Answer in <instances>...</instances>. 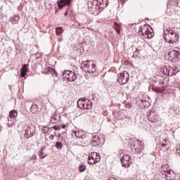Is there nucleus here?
I'll use <instances>...</instances> for the list:
<instances>
[{
	"label": "nucleus",
	"mask_w": 180,
	"mask_h": 180,
	"mask_svg": "<svg viewBox=\"0 0 180 180\" xmlns=\"http://www.w3.org/2000/svg\"><path fill=\"white\" fill-rule=\"evenodd\" d=\"M92 8H94V6H93Z\"/></svg>",
	"instance_id": "obj_49"
},
{
	"label": "nucleus",
	"mask_w": 180,
	"mask_h": 180,
	"mask_svg": "<svg viewBox=\"0 0 180 180\" xmlns=\"http://www.w3.org/2000/svg\"><path fill=\"white\" fill-rule=\"evenodd\" d=\"M85 63H86L87 64H94V61L92 60H86V61H84Z\"/></svg>",
	"instance_id": "obj_35"
},
{
	"label": "nucleus",
	"mask_w": 180,
	"mask_h": 180,
	"mask_svg": "<svg viewBox=\"0 0 180 180\" xmlns=\"http://www.w3.org/2000/svg\"><path fill=\"white\" fill-rule=\"evenodd\" d=\"M62 76L63 78H65V79H67V81H69L70 82H72L77 79V75H75L74 72L70 70L63 72Z\"/></svg>",
	"instance_id": "obj_5"
},
{
	"label": "nucleus",
	"mask_w": 180,
	"mask_h": 180,
	"mask_svg": "<svg viewBox=\"0 0 180 180\" xmlns=\"http://www.w3.org/2000/svg\"><path fill=\"white\" fill-rule=\"evenodd\" d=\"M174 73L172 72V74L170 75H172Z\"/></svg>",
	"instance_id": "obj_47"
},
{
	"label": "nucleus",
	"mask_w": 180,
	"mask_h": 180,
	"mask_svg": "<svg viewBox=\"0 0 180 180\" xmlns=\"http://www.w3.org/2000/svg\"><path fill=\"white\" fill-rule=\"evenodd\" d=\"M77 106L79 109H88V106H86V100L84 98L78 100Z\"/></svg>",
	"instance_id": "obj_13"
},
{
	"label": "nucleus",
	"mask_w": 180,
	"mask_h": 180,
	"mask_svg": "<svg viewBox=\"0 0 180 180\" xmlns=\"http://www.w3.org/2000/svg\"><path fill=\"white\" fill-rule=\"evenodd\" d=\"M49 139H50V140H53V139H54V135H51V136H49Z\"/></svg>",
	"instance_id": "obj_36"
},
{
	"label": "nucleus",
	"mask_w": 180,
	"mask_h": 180,
	"mask_svg": "<svg viewBox=\"0 0 180 180\" xmlns=\"http://www.w3.org/2000/svg\"><path fill=\"white\" fill-rule=\"evenodd\" d=\"M53 120L56 121L57 120V115H53Z\"/></svg>",
	"instance_id": "obj_38"
},
{
	"label": "nucleus",
	"mask_w": 180,
	"mask_h": 180,
	"mask_svg": "<svg viewBox=\"0 0 180 180\" xmlns=\"http://www.w3.org/2000/svg\"><path fill=\"white\" fill-rule=\"evenodd\" d=\"M75 137H79V136H78L77 132L76 135H75Z\"/></svg>",
	"instance_id": "obj_46"
},
{
	"label": "nucleus",
	"mask_w": 180,
	"mask_h": 180,
	"mask_svg": "<svg viewBox=\"0 0 180 180\" xmlns=\"http://www.w3.org/2000/svg\"><path fill=\"white\" fill-rule=\"evenodd\" d=\"M94 4H96L95 6H104L105 7L108 6V0H94L93 1Z\"/></svg>",
	"instance_id": "obj_14"
},
{
	"label": "nucleus",
	"mask_w": 180,
	"mask_h": 180,
	"mask_svg": "<svg viewBox=\"0 0 180 180\" xmlns=\"http://www.w3.org/2000/svg\"><path fill=\"white\" fill-rule=\"evenodd\" d=\"M85 144H86V137L84 135L80 136L77 139V145L80 146L81 147H85Z\"/></svg>",
	"instance_id": "obj_12"
},
{
	"label": "nucleus",
	"mask_w": 180,
	"mask_h": 180,
	"mask_svg": "<svg viewBox=\"0 0 180 180\" xmlns=\"http://www.w3.org/2000/svg\"><path fill=\"white\" fill-rule=\"evenodd\" d=\"M55 147L58 148V150H61V148H63V143L61 141L56 142Z\"/></svg>",
	"instance_id": "obj_25"
},
{
	"label": "nucleus",
	"mask_w": 180,
	"mask_h": 180,
	"mask_svg": "<svg viewBox=\"0 0 180 180\" xmlns=\"http://www.w3.org/2000/svg\"><path fill=\"white\" fill-rule=\"evenodd\" d=\"M147 118L149 122H151L152 123H155L158 120V114H157V112H155V111L154 110H150L148 112Z\"/></svg>",
	"instance_id": "obj_9"
},
{
	"label": "nucleus",
	"mask_w": 180,
	"mask_h": 180,
	"mask_svg": "<svg viewBox=\"0 0 180 180\" xmlns=\"http://www.w3.org/2000/svg\"><path fill=\"white\" fill-rule=\"evenodd\" d=\"M168 60L172 63H178L180 60V53L178 48H174L167 53Z\"/></svg>",
	"instance_id": "obj_2"
},
{
	"label": "nucleus",
	"mask_w": 180,
	"mask_h": 180,
	"mask_svg": "<svg viewBox=\"0 0 180 180\" xmlns=\"http://www.w3.org/2000/svg\"><path fill=\"white\" fill-rule=\"evenodd\" d=\"M67 127V126L65 125H62V129H65Z\"/></svg>",
	"instance_id": "obj_43"
},
{
	"label": "nucleus",
	"mask_w": 180,
	"mask_h": 180,
	"mask_svg": "<svg viewBox=\"0 0 180 180\" xmlns=\"http://www.w3.org/2000/svg\"><path fill=\"white\" fill-rule=\"evenodd\" d=\"M77 131H73V134L75 135V136H77Z\"/></svg>",
	"instance_id": "obj_42"
},
{
	"label": "nucleus",
	"mask_w": 180,
	"mask_h": 180,
	"mask_svg": "<svg viewBox=\"0 0 180 180\" xmlns=\"http://www.w3.org/2000/svg\"><path fill=\"white\" fill-rule=\"evenodd\" d=\"M89 63H86V62H83L82 63V67L85 69V71H86V70H88V68H89Z\"/></svg>",
	"instance_id": "obj_27"
},
{
	"label": "nucleus",
	"mask_w": 180,
	"mask_h": 180,
	"mask_svg": "<svg viewBox=\"0 0 180 180\" xmlns=\"http://www.w3.org/2000/svg\"><path fill=\"white\" fill-rule=\"evenodd\" d=\"M164 39L169 44H174L179 40V35L171 29H166L164 31Z\"/></svg>",
	"instance_id": "obj_1"
},
{
	"label": "nucleus",
	"mask_w": 180,
	"mask_h": 180,
	"mask_svg": "<svg viewBox=\"0 0 180 180\" xmlns=\"http://www.w3.org/2000/svg\"><path fill=\"white\" fill-rule=\"evenodd\" d=\"M21 71H24L25 72H27V71H29V69H27V65H24Z\"/></svg>",
	"instance_id": "obj_30"
},
{
	"label": "nucleus",
	"mask_w": 180,
	"mask_h": 180,
	"mask_svg": "<svg viewBox=\"0 0 180 180\" xmlns=\"http://www.w3.org/2000/svg\"><path fill=\"white\" fill-rule=\"evenodd\" d=\"M101 161V155L96 152L91 153L88 157V164L89 165H95Z\"/></svg>",
	"instance_id": "obj_3"
},
{
	"label": "nucleus",
	"mask_w": 180,
	"mask_h": 180,
	"mask_svg": "<svg viewBox=\"0 0 180 180\" xmlns=\"http://www.w3.org/2000/svg\"><path fill=\"white\" fill-rule=\"evenodd\" d=\"M9 115L12 119H15V117H18V111L13 110L10 112Z\"/></svg>",
	"instance_id": "obj_21"
},
{
	"label": "nucleus",
	"mask_w": 180,
	"mask_h": 180,
	"mask_svg": "<svg viewBox=\"0 0 180 180\" xmlns=\"http://www.w3.org/2000/svg\"><path fill=\"white\" fill-rule=\"evenodd\" d=\"M166 12L167 15H169V16H171L172 15H174V13H175V10H174L173 7H168Z\"/></svg>",
	"instance_id": "obj_18"
},
{
	"label": "nucleus",
	"mask_w": 180,
	"mask_h": 180,
	"mask_svg": "<svg viewBox=\"0 0 180 180\" xmlns=\"http://www.w3.org/2000/svg\"><path fill=\"white\" fill-rule=\"evenodd\" d=\"M112 115H114L115 117H116V111H113Z\"/></svg>",
	"instance_id": "obj_40"
},
{
	"label": "nucleus",
	"mask_w": 180,
	"mask_h": 180,
	"mask_svg": "<svg viewBox=\"0 0 180 180\" xmlns=\"http://www.w3.org/2000/svg\"><path fill=\"white\" fill-rule=\"evenodd\" d=\"M161 71L165 74V75H170L171 74V69L169 68V69L167 67L163 68Z\"/></svg>",
	"instance_id": "obj_17"
},
{
	"label": "nucleus",
	"mask_w": 180,
	"mask_h": 180,
	"mask_svg": "<svg viewBox=\"0 0 180 180\" xmlns=\"http://www.w3.org/2000/svg\"><path fill=\"white\" fill-rule=\"evenodd\" d=\"M120 161H127L128 162H131V161H130V156H129V155H124L120 158Z\"/></svg>",
	"instance_id": "obj_19"
},
{
	"label": "nucleus",
	"mask_w": 180,
	"mask_h": 180,
	"mask_svg": "<svg viewBox=\"0 0 180 180\" xmlns=\"http://www.w3.org/2000/svg\"><path fill=\"white\" fill-rule=\"evenodd\" d=\"M44 147L41 148L39 153V158H41L43 160V158H46V157H47V154L44 153L43 151H44Z\"/></svg>",
	"instance_id": "obj_16"
},
{
	"label": "nucleus",
	"mask_w": 180,
	"mask_h": 180,
	"mask_svg": "<svg viewBox=\"0 0 180 180\" xmlns=\"http://www.w3.org/2000/svg\"><path fill=\"white\" fill-rule=\"evenodd\" d=\"M67 15H68V11H67L65 13V15L67 16Z\"/></svg>",
	"instance_id": "obj_44"
},
{
	"label": "nucleus",
	"mask_w": 180,
	"mask_h": 180,
	"mask_svg": "<svg viewBox=\"0 0 180 180\" xmlns=\"http://www.w3.org/2000/svg\"><path fill=\"white\" fill-rule=\"evenodd\" d=\"M117 32L118 33V34H120V30L119 29L117 30Z\"/></svg>",
	"instance_id": "obj_45"
},
{
	"label": "nucleus",
	"mask_w": 180,
	"mask_h": 180,
	"mask_svg": "<svg viewBox=\"0 0 180 180\" xmlns=\"http://www.w3.org/2000/svg\"><path fill=\"white\" fill-rule=\"evenodd\" d=\"M139 34H141L145 39H153L154 37V33L151 32L146 25L139 27Z\"/></svg>",
	"instance_id": "obj_4"
},
{
	"label": "nucleus",
	"mask_w": 180,
	"mask_h": 180,
	"mask_svg": "<svg viewBox=\"0 0 180 180\" xmlns=\"http://www.w3.org/2000/svg\"><path fill=\"white\" fill-rule=\"evenodd\" d=\"M141 103H142V105H143L145 108L148 107V105H150V103L147 101L146 98H142Z\"/></svg>",
	"instance_id": "obj_23"
},
{
	"label": "nucleus",
	"mask_w": 180,
	"mask_h": 180,
	"mask_svg": "<svg viewBox=\"0 0 180 180\" xmlns=\"http://www.w3.org/2000/svg\"><path fill=\"white\" fill-rule=\"evenodd\" d=\"M26 72H25V71H22V70H21V77H26Z\"/></svg>",
	"instance_id": "obj_33"
},
{
	"label": "nucleus",
	"mask_w": 180,
	"mask_h": 180,
	"mask_svg": "<svg viewBox=\"0 0 180 180\" xmlns=\"http://www.w3.org/2000/svg\"><path fill=\"white\" fill-rule=\"evenodd\" d=\"M86 105L87 106V109L92 108L91 105H89V103L88 101H86Z\"/></svg>",
	"instance_id": "obj_34"
},
{
	"label": "nucleus",
	"mask_w": 180,
	"mask_h": 180,
	"mask_svg": "<svg viewBox=\"0 0 180 180\" xmlns=\"http://www.w3.org/2000/svg\"><path fill=\"white\" fill-rule=\"evenodd\" d=\"M132 150H134L136 154H140V153H142L143 150H144V146H143L141 141L137 140L136 141L134 142Z\"/></svg>",
	"instance_id": "obj_6"
},
{
	"label": "nucleus",
	"mask_w": 180,
	"mask_h": 180,
	"mask_svg": "<svg viewBox=\"0 0 180 180\" xmlns=\"http://www.w3.org/2000/svg\"><path fill=\"white\" fill-rule=\"evenodd\" d=\"M117 81L121 85L127 84V81H129V72H124L120 73V75H118Z\"/></svg>",
	"instance_id": "obj_8"
},
{
	"label": "nucleus",
	"mask_w": 180,
	"mask_h": 180,
	"mask_svg": "<svg viewBox=\"0 0 180 180\" xmlns=\"http://www.w3.org/2000/svg\"><path fill=\"white\" fill-rule=\"evenodd\" d=\"M52 129H53L54 130H60V126L54 125L53 127H52Z\"/></svg>",
	"instance_id": "obj_32"
},
{
	"label": "nucleus",
	"mask_w": 180,
	"mask_h": 180,
	"mask_svg": "<svg viewBox=\"0 0 180 180\" xmlns=\"http://www.w3.org/2000/svg\"><path fill=\"white\" fill-rule=\"evenodd\" d=\"M152 89L154 91V92H157L158 94H162V92H164V90L158 87H152Z\"/></svg>",
	"instance_id": "obj_24"
},
{
	"label": "nucleus",
	"mask_w": 180,
	"mask_h": 180,
	"mask_svg": "<svg viewBox=\"0 0 180 180\" xmlns=\"http://www.w3.org/2000/svg\"><path fill=\"white\" fill-rule=\"evenodd\" d=\"M19 19H20V17L19 15H14L12 18V23H14L15 25H16V23H18L19 22Z\"/></svg>",
	"instance_id": "obj_22"
},
{
	"label": "nucleus",
	"mask_w": 180,
	"mask_h": 180,
	"mask_svg": "<svg viewBox=\"0 0 180 180\" xmlns=\"http://www.w3.org/2000/svg\"><path fill=\"white\" fill-rule=\"evenodd\" d=\"M124 1H125V0H120V2L121 4H124Z\"/></svg>",
	"instance_id": "obj_41"
},
{
	"label": "nucleus",
	"mask_w": 180,
	"mask_h": 180,
	"mask_svg": "<svg viewBox=\"0 0 180 180\" xmlns=\"http://www.w3.org/2000/svg\"><path fill=\"white\" fill-rule=\"evenodd\" d=\"M85 72H88V74H94V72H96V65H95V63L90 64Z\"/></svg>",
	"instance_id": "obj_15"
},
{
	"label": "nucleus",
	"mask_w": 180,
	"mask_h": 180,
	"mask_svg": "<svg viewBox=\"0 0 180 180\" xmlns=\"http://www.w3.org/2000/svg\"><path fill=\"white\" fill-rule=\"evenodd\" d=\"M169 69H170V71H176V69H174L172 68H169Z\"/></svg>",
	"instance_id": "obj_39"
},
{
	"label": "nucleus",
	"mask_w": 180,
	"mask_h": 180,
	"mask_svg": "<svg viewBox=\"0 0 180 180\" xmlns=\"http://www.w3.org/2000/svg\"><path fill=\"white\" fill-rule=\"evenodd\" d=\"M60 136H61L60 134H58V136L60 137Z\"/></svg>",
	"instance_id": "obj_48"
},
{
	"label": "nucleus",
	"mask_w": 180,
	"mask_h": 180,
	"mask_svg": "<svg viewBox=\"0 0 180 180\" xmlns=\"http://www.w3.org/2000/svg\"><path fill=\"white\" fill-rule=\"evenodd\" d=\"M85 169H86V167L84 164H81L79 167V172H85Z\"/></svg>",
	"instance_id": "obj_26"
},
{
	"label": "nucleus",
	"mask_w": 180,
	"mask_h": 180,
	"mask_svg": "<svg viewBox=\"0 0 180 180\" xmlns=\"http://www.w3.org/2000/svg\"><path fill=\"white\" fill-rule=\"evenodd\" d=\"M74 0H60L58 1V6L59 9H63L64 6H70L71 5V2Z\"/></svg>",
	"instance_id": "obj_11"
},
{
	"label": "nucleus",
	"mask_w": 180,
	"mask_h": 180,
	"mask_svg": "<svg viewBox=\"0 0 180 180\" xmlns=\"http://www.w3.org/2000/svg\"><path fill=\"white\" fill-rule=\"evenodd\" d=\"M91 146L92 147H96V148H99V147L102 146V143H101V138H99V136H94V137L91 140Z\"/></svg>",
	"instance_id": "obj_10"
},
{
	"label": "nucleus",
	"mask_w": 180,
	"mask_h": 180,
	"mask_svg": "<svg viewBox=\"0 0 180 180\" xmlns=\"http://www.w3.org/2000/svg\"><path fill=\"white\" fill-rule=\"evenodd\" d=\"M56 33L57 36H60V34H61V33H63V29H61V27H57Z\"/></svg>",
	"instance_id": "obj_28"
},
{
	"label": "nucleus",
	"mask_w": 180,
	"mask_h": 180,
	"mask_svg": "<svg viewBox=\"0 0 180 180\" xmlns=\"http://www.w3.org/2000/svg\"><path fill=\"white\" fill-rule=\"evenodd\" d=\"M49 129L47 127H44L42 128V131L44 134H46L49 131Z\"/></svg>",
	"instance_id": "obj_31"
},
{
	"label": "nucleus",
	"mask_w": 180,
	"mask_h": 180,
	"mask_svg": "<svg viewBox=\"0 0 180 180\" xmlns=\"http://www.w3.org/2000/svg\"><path fill=\"white\" fill-rule=\"evenodd\" d=\"M162 147H167V143L162 142V143L161 144Z\"/></svg>",
	"instance_id": "obj_37"
},
{
	"label": "nucleus",
	"mask_w": 180,
	"mask_h": 180,
	"mask_svg": "<svg viewBox=\"0 0 180 180\" xmlns=\"http://www.w3.org/2000/svg\"><path fill=\"white\" fill-rule=\"evenodd\" d=\"M34 133H36V127L34 125H31L30 127H26L24 136L26 139H29L30 137H33Z\"/></svg>",
	"instance_id": "obj_7"
},
{
	"label": "nucleus",
	"mask_w": 180,
	"mask_h": 180,
	"mask_svg": "<svg viewBox=\"0 0 180 180\" xmlns=\"http://www.w3.org/2000/svg\"><path fill=\"white\" fill-rule=\"evenodd\" d=\"M122 167H124V168H129V167H130L131 162H127L126 160H121Z\"/></svg>",
	"instance_id": "obj_20"
},
{
	"label": "nucleus",
	"mask_w": 180,
	"mask_h": 180,
	"mask_svg": "<svg viewBox=\"0 0 180 180\" xmlns=\"http://www.w3.org/2000/svg\"><path fill=\"white\" fill-rule=\"evenodd\" d=\"M51 73L53 77H57V72L54 68H51Z\"/></svg>",
	"instance_id": "obj_29"
}]
</instances>
